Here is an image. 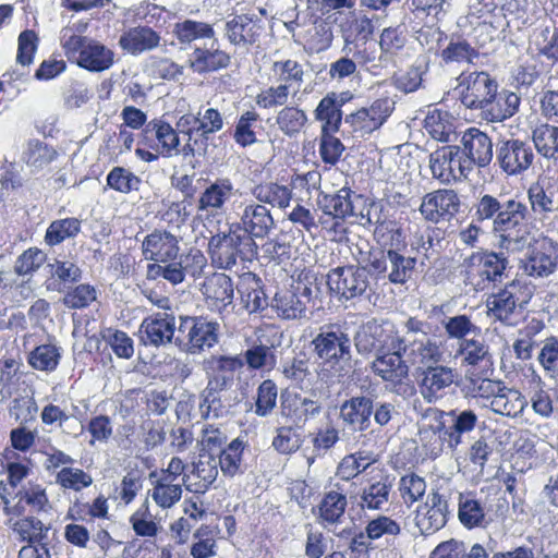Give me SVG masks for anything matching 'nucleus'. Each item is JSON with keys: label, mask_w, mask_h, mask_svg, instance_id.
Wrapping results in <instances>:
<instances>
[{"label": "nucleus", "mask_w": 558, "mask_h": 558, "mask_svg": "<svg viewBox=\"0 0 558 558\" xmlns=\"http://www.w3.org/2000/svg\"><path fill=\"white\" fill-rule=\"evenodd\" d=\"M472 210V222L459 234L462 243L474 246L487 227L495 234L501 251L519 253L530 247L531 233L526 225L529 208L523 202L515 198L504 201L481 193Z\"/></svg>", "instance_id": "1"}, {"label": "nucleus", "mask_w": 558, "mask_h": 558, "mask_svg": "<svg viewBox=\"0 0 558 558\" xmlns=\"http://www.w3.org/2000/svg\"><path fill=\"white\" fill-rule=\"evenodd\" d=\"M424 417L429 418L434 424L428 428L420 429L421 441L438 434V439L446 441L451 450L457 449L462 444V436L473 432L478 424L477 414L470 409H456L445 413L439 409L429 408Z\"/></svg>", "instance_id": "2"}, {"label": "nucleus", "mask_w": 558, "mask_h": 558, "mask_svg": "<svg viewBox=\"0 0 558 558\" xmlns=\"http://www.w3.org/2000/svg\"><path fill=\"white\" fill-rule=\"evenodd\" d=\"M244 365L240 355H210L203 362V368L206 373L208 383L202 393L199 404L202 413L207 416L210 412L218 416L221 408L219 393L229 388L234 379L236 371Z\"/></svg>", "instance_id": "3"}, {"label": "nucleus", "mask_w": 558, "mask_h": 558, "mask_svg": "<svg viewBox=\"0 0 558 558\" xmlns=\"http://www.w3.org/2000/svg\"><path fill=\"white\" fill-rule=\"evenodd\" d=\"M313 349L322 362L323 369L338 378L351 368V339L340 327L322 328L312 340Z\"/></svg>", "instance_id": "4"}, {"label": "nucleus", "mask_w": 558, "mask_h": 558, "mask_svg": "<svg viewBox=\"0 0 558 558\" xmlns=\"http://www.w3.org/2000/svg\"><path fill=\"white\" fill-rule=\"evenodd\" d=\"M542 9L538 0H472L470 16L496 17L507 29L512 22L518 26L533 24Z\"/></svg>", "instance_id": "5"}, {"label": "nucleus", "mask_w": 558, "mask_h": 558, "mask_svg": "<svg viewBox=\"0 0 558 558\" xmlns=\"http://www.w3.org/2000/svg\"><path fill=\"white\" fill-rule=\"evenodd\" d=\"M257 245L250 234L238 225H229L227 231L218 232L208 242V252L213 263L222 269L232 268L238 258H252Z\"/></svg>", "instance_id": "6"}, {"label": "nucleus", "mask_w": 558, "mask_h": 558, "mask_svg": "<svg viewBox=\"0 0 558 558\" xmlns=\"http://www.w3.org/2000/svg\"><path fill=\"white\" fill-rule=\"evenodd\" d=\"M425 324L416 318H409L402 326L399 340L407 362L418 368L441 362L442 352L436 341L424 330Z\"/></svg>", "instance_id": "7"}, {"label": "nucleus", "mask_w": 558, "mask_h": 558, "mask_svg": "<svg viewBox=\"0 0 558 558\" xmlns=\"http://www.w3.org/2000/svg\"><path fill=\"white\" fill-rule=\"evenodd\" d=\"M220 324L203 316H180L175 347L187 354H201L219 341Z\"/></svg>", "instance_id": "8"}, {"label": "nucleus", "mask_w": 558, "mask_h": 558, "mask_svg": "<svg viewBox=\"0 0 558 558\" xmlns=\"http://www.w3.org/2000/svg\"><path fill=\"white\" fill-rule=\"evenodd\" d=\"M63 51L68 60L90 72H102L113 64L111 49L93 38H78L65 32Z\"/></svg>", "instance_id": "9"}, {"label": "nucleus", "mask_w": 558, "mask_h": 558, "mask_svg": "<svg viewBox=\"0 0 558 558\" xmlns=\"http://www.w3.org/2000/svg\"><path fill=\"white\" fill-rule=\"evenodd\" d=\"M508 264L504 253H472L463 263L465 282L477 291L484 290L492 282L501 280Z\"/></svg>", "instance_id": "10"}, {"label": "nucleus", "mask_w": 558, "mask_h": 558, "mask_svg": "<svg viewBox=\"0 0 558 558\" xmlns=\"http://www.w3.org/2000/svg\"><path fill=\"white\" fill-rule=\"evenodd\" d=\"M530 296L525 287L513 280L487 299L488 315L508 326H514L521 319L523 306Z\"/></svg>", "instance_id": "11"}, {"label": "nucleus", "mask_w": 558, "mask_h": 558, "mask_svg": "<svg viewBox=\"0 0 558 558\" xmlns=\"http://www.w3.org/2000/svg\"><path fill=\"white\" fill-rule=\"evenodd\" d=\"M428 166L433 179L444 184L465 179L471 172L470 161L464 159L463 150L458 145L437 148L429 155Z\"/></svg>", "instance_id": "12"}, {"label": "nucleus", "mask_w": 558, "mask_h": 558, "mask_svg": "<svg viewBox=\"0 0 558 558\" xmlns=\"http://www.w3.org/2000/svg\"><path fill=\"white\" fill-rule=\"evenodd\" d=\"M238 194L240 191L230 178H217L201 192L196 203L197 214L206 218L222 216Z\"/></svg>", "instance_id": "13"}, {"label": "nucleus", "mask_w": 558, "mask_h": 558, "mask_svg": "<svg viewBox=\"0 0 558 558\" xmlns=\"http://www.w3.org/2000/svg\"><path fill=\"white\" fill-rule=\"evenodd\" d=\"M401 329H396L390 323L371 320L363 324L354 335V344L360 354L376 352V355L385 349H396Z\"/></svg>", "instance_id": "14"}, {"label": "nucleus", "mask_w": 558, "mask_h": 558, "mask_svg": "<svg viewBox=\"0 0 558 558\" xmlns=\"http://www.w3.org/2000/svg\"><path fill=\"white\" fill-rule=\"evenodd\" d=\"M533 161L534 153L529 141L509 138L498 142L496 146V162L507 175L524 173Z\"/></svg>", "instance_id": "15"}, {"label": "nucleus", "mask_w": 558, "mask_h": 558, "mask_svg": "<svg viewBox=\"0 0 558 558\" xmlns=\"http://www.w3.org/2000/svg\"><path fill=\"white\" fill-rule=\"evenodd\" d=\"M326 282L331 293L345 300L363 295L369 287L366 268L355 266L331 269Z\"/></svg>", "instance_id": "16"}, {"label": "nucleus", "mask_w": 558, "mask_h": 558, "mask_svg": "<svg viewBox=\"0 0 558 558\" xmlns=\"http://www.w3.org/2000/svg\"><path fill=\"white\" fill-rule=\"evenodd\" d=\"M458 88L463 106L482 112L489 99L494 97L498 84L486 72H472L461 76Z\"/></svg>", "instance_id": "17"}, {"label": "nucleus", "mask_w": 558, "mask_h": 558, "mask_svg": "<svg viewBox=\"0 0 558 558\" xmlns=\"http://www.w3.org/2000/svg\"><path fill=\"white\" fill-rule=\"evenodd\" d=\"M178 325L175 317L166 312H159L144 318L140 327L141 340L144 344L154 347L175 345V335Z\"/></svg>", "instance_id": "18"}, {"label": "nucleus", "mask_w": 558, "mask_h": 558, "mask_svg": "<svg viewBox=\"0 0 558 558\" xmlns=\"http://www.w3.org/2000/svg\"><path fill=\"white\" fill-rule=\"evenodd\" d=\"M531 210L541 218L558 211V179L541 177L527 189Z\"/></svg>", "instance_id": "19"}, {"label": "nucleus", "mask_w": 558, "mask_h": 558, "mask_svg": "<svg viewBox=\"0 0 558 558\" xmlns=\"http://www.w3.org/2000/svg\"><path fill=\"white\" fill-rule=\"evenodd\" d=\"M402 340L396 344V349L387 350L376 355L371 364V369L375 375L380 377L384 381L391 384H400L409 375V365L407 360H403V351L401 348Z\"/></svg>", "instance_id": "20"}, {"label": "nucleus", "mask_w": 558, "mask_h": 558, "mask_svg": "<svg viewBox=\"0 0 558 558\" xmlns=\"http://www.w3.org/2000/svg\"><path fill=\"white\" fill-rule=\"evenodd\" d=\"M460 207V199L453 190H437L423 197L420 206L422 216L432 222L449 220Z\"/></svg>", "instance_id": "21"}, {"label": "nucleus", "mask_w": 558, "mask_h": 558, "mask_svg": "<svg viewBox=\"0 0 558 558\" xmlns=\"http://www.w3.org/2000/svg\"><path fill=\"white\" fill-rule=\"evenodd\" d=\"M450 514L447 499L439 493L428 495L415 515V525L422 534H433L445 526Z\"/></svg>", "instance_id": "22"}, {"label": "nucleus", "mask_w": 558, "mask_h": 558, "mask_svg": "<svg viewBox=\"0 0 558 558\" xmlns=\"http://www.w3.org/2000/svg\"><path fill=\"white\" fill-rule=\"evenodd\" d=\"M238 225L243 231L252 236L254 240L263 239L274 229L275 221L270 210L263 204L251 201L245 203L239 213Z\"/></svg>", "instance_id": "23"}, {"label": "nucleus", "mask_w": 558, "mask_h": 558, "mask_svg": "<svg viewBox=\"0 0 558 558\" xmlns=\"http://www.w3.org/2000/svg\"><path fill=\"white\" fill-rule=\"evenodd\" d=\"M456 371L449 366L435 364L423 369L420 392L425 401L434 403L441 399L446 390L452 386Z\"/></svg>", "instance_id": "24"}, {"label": "nucleus", "mask_w": 558, "mask_h": 558, "mask_svg": "<svg viewBox=\"0 0 558 558\" xmlns=\"http://www.w3.org/2000/svg\"><path fill=\"white\" fill-rule=\"evenodd\" d=\"M393 480L388 474H379L367 481L360 494L362 509L386 511L392 504Z\"/></svg>", "instance_id": "25"}, {"label": "nucleus", "mask_w": 558, "mask_h": 558, "mask_svg": "<svg viewBox=\"0 0 558 558\" xmlns=\"http://www.w3.org/2000/svg\"><path fill=\"white\" fill-rule=\"evenodd\" d=\"M260 20L253 14H236L226 22L228 40L235 46L247 47L256 43L262 33Z\"/></svg>", "instance_id": "26"}, {"label": "nucleus", "mask_w": 558, "mask_h": 558, "mask_svg": "<svg viewBox=\"0 0 558 558\" xmlns=\"http://www.w3.org/2000/svg\"><path fill=\"white\" fill-rule=\"evenodd\" d=\"M463 157L470 161V171L474 166L486 167L493 159V143L487 134L471 128L462 136Z\"/></svg>", "instance_id": "27"}, {"label": "nucleus", "mask_w": 558, "mask_h": 558, "mask_svg": "<svg viewBox=\"0 0 558 558\" xmlns=\"http://www.w3.org/2000/svg\"><path fill=\"white\" fill-rule=\"evenodd\" d=\"M142 247L145 258L158 264L177 259L180 250L177 236L158 230L145 238Z\"/></svg>", "instance_id": "28"}, {"label": "nucleus", "mask_w": 558, "mask_h": 558, "mask_svg": "<svg viewBox=\"0 0 558 558\" xmlns=\"http://www.w3.org/2000/svg\"><path fill=\"white\" fill-rule=\"evenodd\" d=\"M558 265L556 250L545 243L531 248L522 260L524 274L533 278H547L553 275Z\"/></svg>", "instance_id": "29"}, {"label": "nucleus", "mask_w": 558, "mask_h": 558, "mask_svg": "<svg viewBox=\"0 0 558 558\" xmlns=\"http://www.w3.org/2000/svg\"><path fill=\"white\" fill-rule=\"evenodd\" d=\"M202 292L209 308L222 312L232 304L234 289L231 278L218 272L206 278Z\"/></svg>", "instance_id": "30"}, {"label": "nucleus", "mask_w": 558, "mask_h": 558, "mask_svg": "<svg viewBox=\"0 0 558 558\" xmlns=\"http://www.w3.org/2000/svg\"><path fill=\"white\" fill-rule=\"evenodd\" d=\"M348 499L345 494L338 490L327 492L317 506V520L320 525L332 533L345 520Z\"/></svg>", "instance_id": "31"}, {"label": "nucleus", "mask_w": 558, "mask_h": 558, "mask_svg": "<svg viewBox=\"0 0 558 558\" xmlns=\"http://www.w3.org/2000/svg\"><path fill=\"white\" fill-rule=\"evenodd\" d=\"M350 99L349 93H329L318 104L314 111L315 119L323 123V132H337L340 128L341 107Z\"/></svg>", "instance_id": "32"}, {"label": "nucleus", "mask_w": 558, "mask_h": 558, "mask_svg": "<svg viewBox=\"0 0 558 558\" xmlns=\"http://www.w3.org/2000/svg\"><path fill=\"white\" fill-rule=\"evenodd\" d=\"M217 457L202 452L194 463L193 471L189 474L186 489L195 494H204L217 480Z\"/></svg>", "instance_id": "33"}, {"label": "nucleus", "mask_w": 558, "mask_h": 558, "mask_svg": "<svg viewBox=\"0 0 558 558\" xmlns=\"http://www.w3.org/2000/svg\"><path fill=\"white\" fill-rule=\"evenodd\" d=\"M229 62V54L219 49L216 40H213L209 48H195L187 59L190 68L199 74L227 68Z\"/></svg>", "instance_id": "34"}, {"label": "nucleus", "mask_w": 558, "mask_h": 558, "mask_svg": "<svg viewBox=\"0 0 558 558\" xmlns=\"http://www.w3.org/2000/svg\"><path fill=\"white\" fill-rule=\"evenodd\" d=\"M373 401L367 397H353L340 407V417L355 430H365L369 426Z\"/></svg>", "instance_id": "35"}, {"label": "nucleus", "mask_w": 558, "mask_h": 558, "mask_svg": "<svg viewBox=\"0 0 558 558\" xmlns=\"http://www.w3.org/2000/svg\"><path fill=\"white\" fill-rule=\"evenodd\" d=\"M159 43L160 36L147 26L130 28L119 39L120 47L134 56L153 50Z\"/></svg>", "instance_id": "36"}, {"label": "nucleus", "mask_w": 558, "mask_h": 558, "mask_svg": "<svg viewBox=\"0 0 558 558\" xmlns=\"http://www.w3.org/2000/svg\"><path fill=\"white\" fill-rule=\"evenodd\" d=\"M400 534V523L388 515L380 514L367 522L364 532L361 533L354 542L360 546L368 548L371 544L367 541H378L383 537L388 541L389 538H395Z\"/></svg>", "instance_id": "37"}, {"label": "nucleus", "mask_w": 558, "mask_h": 558, "mask_svg": "<svg viewBox=\"0 0 558 558\" xmlns=\"http://www.w3.org/2000/svg\"><path fill=\"white\" fill-rule=\"evenodd\" d=\"M520 97L512 92H494V97L489 99L487 106L482 111V116L492 122L502 121L512 117L519 109Z\"/></svg>", "instance_id": "38"}, {"label": "nucleus", "mask_w": 558, "mask_h": 558, "mask_svg": "<svg viewBox=\"0 0 558 558\" xmlns=\"http://www.w3.org/2000/svg\"><path fill=\"white\" fill-rule=\"evenodd\" d=\"M526 405L527 400L519 390L508 388L505 385H502L500 392L489 403L493 412L509 417L520 415Z\"/></svg>", "instance_id": "39"}, {"label": "nucleus", "mask_w": 558, "mask_h": 558, "mask_svg": "<svg viewBox=\"0 0 558 558\" xmlns=\"http://www.w3.org/2000/svg\"><path fill=\"white\" fill-rule=\"evenodd\" d=\"M359 199V195L353 194L350 189L343 187L335 195H325L322 207L326 215L337 219H345L356 216L355 201Z\"/></svg>", "instance_id": "40"}, {"label": "nucleus", "mask_w": 558, "mask_h": 558, "mask_svg": "<svg viewBox=\"0 0 558 558\" xmlns=\"http://www.w3.org/2000/svg\"><path fill=\"white\" fill-rule=\"evenodd\" d=\"M12 531L16 538L26 545H37L44 544L43 541L47 538L50 526L35 517L27 515L14 521Z\"/></svg>", "instance_id": "41"}, {"label": "nucleus", "mask_w": 558, "mask_h": 558, "mask_svg": "<svg viewBox=\"0 0 558 558\" xmlns=\"http://www.w3.org/2000/svg\"><path fill=\"white\" fill-rule=\"evenodd\" d=\"M377 462V454L367 450H359L344 456L337 468V476L343 481H350L365 472Z\"/></svg>", "instance_id": "42"}, {"label": "nucleus", "mask_w": 558, "mask_h": 558, "mask_svg": "<svg viewBox=\"0 0 558 558\" xmlns=\"http://www.w3.org/2000/svg\"><path fill=\"white\" fill-rule=\"evenodd\" d=\"M151 480L153 488L149 490V496L153 501L161 509H170L178 504L182 498L183 486L178 482L154 477Z\"/></svg>", "instance_id": "43"}, {"label": "nucleus", "mask_w": 558, "mask_h": 558, "mask_svg": "<svg viewBox=\"0 0 558 558\" xmlns=\"http://www.w3.org/2000/svg\"><path fill=\"white\" fill-rule=\"evenodd\" d=\"M286 379L299 386L301 389L308 388L313 384L311 361L306 354H299L291 360L284 361L280 367Z\"/></svg>", "instance_id": "44"}, {"label": "nucleus", "mask_w": 558, "mask_h": 558, "mask_svg": "<svg viewBox=\"0 0 558 558\" xmlns=\"http://www.w3.org/2000/svg\"><path fill=\"white\" fill-rule=\"evenodd\" d=\"M61 356V347L56 343H45L29 352L27 362L36 371L51 373L57 369Z\"/></svg>", "instance_id": "45"}, {"label": "nucleus", "mask_w": 558, "mask_h": 558, "mask_svg": "<svg viewBox=\"0 0 558 558\" xmlns=\"http://www.w3.org/2000/svg\"><path fill=\"white\" fill-rule=\"evenodd\" d=\"M252 194L257 203L279 208L288 207L292 197V192L288 186L274 182L256 185L252 190Z\"/></svg>", "instance_id": "46"}, {"label": "nucleus", "mask_w": 558, "mask_h": 558, "mask_svg": "<svg viewBox=\"0 0 558 558\" xmlns=\"http://www.w3.org/2000/svg\"><path fill=\"white\" fill-rule=\"evenodd\" d=\"M424 128L435 140L449 142L454 133V118L448 111L434 108L425 117Z\"/></svg>", "instance_id": "47"}, {"label": "nucleus", "mask_w": 558, "mask_h": 558, "mask_svg": "<svg viewBox=\"0 0 558 558\" xmlns=\"http://www.w3.org/2000/svg\"><path fill=\"white\" fill-rule=\"evenodd\" d=\"M456 357H460L462 364L471 366H481L490 363L488 345L484 340L475 338L460 341Z\"/></svg>", "instance_id": "48"}, {"label": "nucleus", "mask_w": 558, "mask_h": 558, "mask_svg": "<svg viewBox=\"0 0 558 558\" xmlns=\"http://www.w3.org/2000/svg\"><path fill=\"white\" fill-rule=\"evenodd\" d=\"M272 307L283 319H298L305 315V302L292 290L277 292L272 300Z\"/></svg>", "instance_id": "49"}, {"label": "nucleus", "mask_w": 558, "mask_h": 558, "mask_svg": "<svg viewBox=\"0 0 558 558\" xmlns=\"http://www.w3.org/2000/svg\"><path fill=\"white\" fill-rule=\"evenodd\" d=\"M271 72L274 77L280 85H286L291 92V88L296 87L294 94L299 90L303 83L304 69L301 63L295 60L276 61L272 64Z\"/></svg>", "instance_id": "50"}, {"label": "nucleus", "mask_w": 558, "mask_h": 558, "mask_svg": "<svg viewBox=\"0 0 558 558\" xmlns=\"http://www.w3.org/2000/svg\"><path fill=\"white\" fill-rule=\"evenodd\" d=\"M146 131H154L155 136L161 146V154L165 157H174L180 144L179 133L168 122L153 120L146 125Z\"/></svg>", "instance_id": "51"}, {"label": "nucleus", "mask_w": 558, "mask_h": 558, "mask_svg": "<svg viewBox=\"0 0 558 558\" xmlns=\"http://www.w3.org/2000/svg\"><path fill=\"white\" fill-rule=\"evenodd\" d=\"M244 449V441L240 438L233 439L226 449H223L217 458L218 468H220L222 475L227 477H234L243 473L242 469V453Z\"/></svg>", "instance_id": "52"}, {"label": "nucleus", "mask_w": 558, "mask_h": 558, "mask_svg": "<svg viewBox=\"0 0 558 558\" xmlns=\"http://www.w3.org/2000/svg\"><path fill=\"white\" fill-rule=\"evenodd\" d=\"M173 34L180 44H191L198 39L214 38L215 31L210 24L184 20L174 24Z\"/></svg>", "instance_id": "53"}, {"label": "nucleus", "mask_w": 558, "mask_h": 558, "mask_svg": "<svg viewBox=\"0 0 558 558\" xmlns=\"http://www.w3.org/2000/svg\"><path fill=\"white\" fill-rule=\"evenodd\" d=\"M458 517L463 526L473 529L483 525L485 511L481 502L471 494H460Z\"/></svg>", "instance_id": "54"}, {"label": "nucleus", "mask_w": 558, "mask_h": 558, "mask_svg": "<svg viewBox=\"0 0 558 558\" xmlns=\"http://www.w3.org/2000/svg\"><path fill=\"white\" fill-rule=\"evenodd\" d=\"M533 143L536 150L545 158H558V128L550 124L538 125L533 131Z\"/></svg>", "instance_id": "55"}, {"label": "nucleus", "mask_w": 558, "mask_h": 558, "mask_svg": "<svg viewBox=\"0 0 558 558\" xmlns=\"http://www.w3.org/2000/svg\"><path fill=\"white\" fill-rule=\"evenodd\" d=\"M243 362L250 369H262L265 367H274L276 364V355L274 344L263 343L262 340L253 343L243 355Z\"/></svg>", "instance_id": "56"}, {"label": "nucleus", "mask_w": 558, "mask_h": 558, "mask_svg": "<svg viewBox=\"0 0 558 558\" xmlns=\"http://www.w3.org/2000/svg\"><path fill=\"white\" fill-rule=\"evenodd\" d=\"M54 157V149L39 140H31L23 151L24 162L34 170L43 169L49 165Z\"/></svg>", "instance_id": "57"}, {"label": "nucleus", "mask_w": 558, "mask_h": 558, "mask_svg": "<svg viewBox=\"0 0 558 558\" xmlns=\"http://www.w3.org/2000/svg\"><path fill=\"white\" fill-rule=\"evenodd\" d=\"M56 483L64 489L81 492L93 484V476L82 469L69 465L57 472Z\"/></svg>", "instance_id": "58"}, {"label": "nucleus", "mask_w": 558, "mask_h": 558, "mask_svg": "<svg viewBox=\"0 0 558 558\" xmlns=\"http://www.w3.org/2000/svg\"><path fill=\"white\" fill-rule=\"evenodd\" d=\"M81 230V221L76 218L54 220L47 229L45 241L49 245H57L62 241L75 236Z\"/></svg>", "instance_id": "59"}, {"label": "nucleus", "mask_w": 558, "mask_h": 558, "mask_svg": "<svg viewBox=\"0 0 558 558\" xmlns=\"http://www.w3.org/2000/svg\"><path fill=\"white\" fill-rule=\"evenodd\" d=\"M276 122L280 131L288 136H293L301 132L307 122V116L299 108L286 106L278 112Z\"/></svg>", "instance_id": "60"}, {"label": "nucleus", "mask_w": 558, "mask_h": 558, "mask_svg": "<svg viewBox=\"0 0 558 558\" xmlns=\"http://www.w3.org/2000/svg\"><path fill=\"white\" fill-rule=\"evenodd\" d=\"M388 278L392 283H404L412 275L415 258L404 257L395 251H388Z\"/></svg>", "instance_id": "61"}, {"label": "nucleus", "mask_w": 558, "mask_h": 558, "mask_svg": "<svg viewBox=\"0 0 558 558\" xmlns=\"http://www.w3.org/2000/svg\"><path fill=\"white\" fill-rule=\"evenodd\" d=\"M424 64L416 61L414 65L405 71L396 73L392 77L393 86L404 93H413L417 90L423 82Z\"/></svg>", "instance_id": "62"}, {"label": "nucleus", "mask_w": 558, "mask_h": 558, "mask_svg": "<svg viewBox=\"0 0 558 558\" xmlns=\"http://www.w3.org/2000/svg\"><path fill=\"white\" fill-rule=\"evenodd\" d=\"M533 44L539 54L548 60H558V26L545 27L534 33Z\"/></svg>", "instance_id": "63"}, {"label": "nucleus", "mask_w": 558, "mask_h": 558, "mask_svg": "<svg viewBox=\"0 0 558 558\" xmlns=\"http://www.w3.org/2000/svg\"><path fill=\"white\" fill-rule=\"evenodd\" d=\"M537 361L543 367L545 375L558 380V339H547L541 348Z\"/></svg>", "instance_id": "64"}]
</instances>
